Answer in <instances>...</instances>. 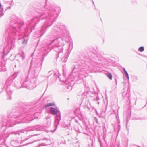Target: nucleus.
Segmentation results:
<instances>
[{"label": "nucleus", "mask_w": 147, "mask_h": 147, "mask_svg": "<svg viewBox=\"0 0 147 147\" xmlns=\"http://www.w3.org/2000/svg\"><path fill=\"white\" fill-rule=\"evenodd\" d=\"M65 128H67V127H65Z\"/></svg>", "instance_id": "nucleus-13"}, {"label": "nucleus", "mask_w": 147, "mask_h": 147, "mask_svg": "<svg viewBox=\"0 0 147 147\" xmlns=\"http://www.w3.org/2000/svg\"><path fill=\"white\" fill-rule=\"evenodd\" d=\"M144 50V48L143 46H141L138 49V51L140 52H142Z\"/></svg>", "instance_id": "nucleus-7"}, {"label": "nucleus", "mask_w": 147, "mask_h": 147, "mask_svg": "<svg viewBox=\"0 0 147 147\" xmlns=\"http://www.w3.org/2000/svg\"><path fill=\"white\" fill-rule=\"evenodd\" d=\"M78 110V109L77 110H76L75 111V112H74V113L75 114H76V111H77Z\"/></svg>", "instance_id": "nucleus-10"}, {"label": "nucleus", "mask_w": 147, "mask_h": 147, "mask_svg": "<svg viewBox=\"0 0 147 147\" xmlns=\"http://www.w3.org/2000/svg\"><path fill=\"white\" fill-rule=\"evenodd\" d=\"M1 7V4L0 3V7Z\"/></svg>", "instance_id": "nucleus-15"}, {"label": "nucleus", "mask_w": 147, "mask_h": 147, "mask_svg": "<svg viewBox=\"0 0 147 147\" xmlns=\"http://www.w3.org/2000/svg\"><path fill=\"white\" fill-rule=\"evenodd\" d=\"M55 105V104L54 103V102L52 103H49V104H48L46 105L45 106V107L46 108V107H48L50 106H53V105Z\"/></svg>", "instance_id": "nucleus-6"}, {"label": "nucleus", "mask_w": 147, "mask_h": 147, "mask_svg": "<svg viewBox=\"0 0 147 147\" xmlns=\"http://www.w3.org/2000/svg\"><path fill=\"white\" fill-rule=\"evenodd\" d=\"M50 110L51 113L53 115L57 114L58 112V111L56 109L53 108H51Z\"/></svg>", "instance_id": "nucleus-4"}, {"label": "nucleus", "mask_w": 147, "mask_h": 147, "mask_svg": "<svg viewBox=\"0 0 147 147\" xmlns=\"http://www.w3.org/2000/svg\"><path fill=\"white\" fill-rule=\"evenodd\" d=\"M66 34V39H65L66 43H65V45L66 48L67 50V53L66 56L65 55V61L67 60V58L68 57L70 54V51L72 49V43L71 42V38L69 35V32L66 28H65V34Z\"/></svg>", "instance_id": "nucleus-1"}, {"label": "nucleus", "mask_w": 147, "mask_h": 147, "mask_svg": "<svg viewBox=\"0 0 147 147\" xmlns=\"http://www.w3.org/2000/svg\"><path fill=\"white\" fill-rule=\"evenodd\" d=\"M92 2H93V4L94 5V1H92Z\"/></svg>", "instance_id": "nucleus-11"}, {"label": "nucleus", "mask_w": 147, "mask_h": 147, "mask_svg": "<svg viewBox=\"0 0 147 147\" xmlns=\"http://www.w3.org/2000/svg\"><path fill=\"white\" fill-rule=\"evenodd\" d=\"M79 67V66L78 65H77L74 66V69L73 70L71 74L69 76L67 80L65 81V86L67 88V92L71 91L72 89V86H71V83L73 82V80L70 79L71 78L72 76L74 78V80L76 79V76H75V73L76 71H78L76 70V69H78Z\"/></svg>", "instance_id": "nucleus-2"}, {"label": "nucleus", "mask_w": 147, "mask_h": 147, "mask_svg": "<svg viewBox=\"0 0 147 147\" xmlns=\"http://www.w3.org/2000/svg\"><path fill=\"white\" fill-rule=\"evenodd\" d=\"M94 120L95 121V122L97 123H98V119H97V118L96 117H94Z\"/></svg>", "instance_id": "nucleus-9"}, {"label": "nucleus", "mask_w": 147, "mask_h": 147, "mask_svg": "<svg viewBox=\"0 0 147 147\" xmlns=\"http://www.w3.org/2000/svg\"><path fill=\"white\" fill-rule=\"evenodd\" d=\"M69 99V98H67V100H68Z\"/></svg>", "instance_id": "nucleus-16"}, {"label": "nucleus", "mask_w": 147, "mask_h": 147, "mask_svg": "<svg viewBox=\"0 0 147 147\" xmlns=\"http://www.w3.org/2000/svg\"><path fill=\"white\" fill-rule=\"evenodd\" d=\"M108 77L109 78L110 80H111L112 79V75L110 73H108L107 75Z\"/></svg>", "instance_id": "nucleus-8"}, {"label": "nucleus", "mask_w": 147, "mask_h": 147, "mask_svg": "<svg viewBox=\"0 0 147 147\" xmlns=\"http://www.w3.org/2000/svg\"><path fill=\"white\" fill-rule=\"evenodd\" d=\"M85 72H83V73H82L81 71H80L79 72V73H78V77L79 78V79L80 78L79 80H80L82 82L83 80V79H82V76H85Z\"/></svg>", "instance_id": "nucleus-3"}, {"label": "nucleus", "mask_w": 147, "mask_h": 147, "mask_svg": "<svg viewBox=\"0 0 147 147\" xmlns=\"http://www.w3.org/2000/svg\"><path fill=\"white\" fill-rule=\"evenodd\" d=\"M115 81H116V80H115Z\"/></svg>", "instance_id": "nucleus-17"}, {"label": "nucleus", "mask_w": 147, "mask_h": 147, "mask_svg": "<svg viewBox=\"0 0 147 147\" xmlns=\"http://www.w3.org/2000/svg\"><path fill=\"white\" fill-rule=\"evenodd\" d=\"M105 136H104V139H105Z\"/></svg>", "instance_id": "nucleus-14"}, {"label": "nucleus", "mask_w": 147, "mask_h": 147, "mask_svg": "<svg viewBox=\"0 0 147 147\" xmlns=\"http://www.w3.org/2000/svg\"><path fill=\"white\" fill-rule=\"evenodd\" d=\"M123 71H124V74L126 76V77L128 79V80H129V75H128V73H127V71H126L125 70V69L124 68H123Z\"/></svg>", "instance_id": "nucleus-5"}, {"label": "nucleus", "mask_w": 147, "mask_h": 147, "mask_svg": "<svg viewBox=\"0 0 147 147\" xmlns=\"http://www.w3.org/2000/svg\"><path fill=\"white\" fill-rule=\"evenodd\" d=\"M113 111L114 112V113H115V111H114V110H113Z\"/></svg>", "instance_id": "nucleus-12"}]
</instances>
